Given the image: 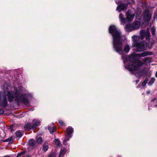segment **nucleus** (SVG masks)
Masks as SVG:
<instances>
[{"label":"nucleus","mask_w":157,"mask_h":157,"mask_svg":"<svg viewBox=\"0 0 157 157\" xmlns=\"http://www.w3.org/2000/svg\"><path fill=\"white\" fill-rule=\"evenodd\" d=\"M130 50V48L128 45L125 46L124 48V51L126 53L128 52Z\"/></svg>","instance_id":"5701e85b"},{"label":"nucleus","mask_w":157,"mask_h":157,"mask_svg":"<svg viewBox=\"0 0 157 157\" xmlns=\"http://www.w3.org/2000/svg\"><path fill=\"white\" fill-rule=\"evenodd\" d=\"M129 60L131 63H129L127 68L130 71H139L141 69V67L146 63L150 62L151 60L149 57H146L143 59L142 62L137 59L133 55L129 56Z\"/></svg>","instance_id":"f03ea898"},{"label":"nucleus","mask_w":157,"mask_h":157,"mask_svg":"<svg viewBox=\"0 0 157 157\" xmlns=\"http://www.w3.org/2000/svg\"><path fill=\"white\" fill-rule=\"evenodd\" d=\"M131 0V1H130V2H129V4L131 3V4H132V3H134L135 2V1L134 0Z\"/></svg>","instance_id":"2f4dec72"},{"label":"nucleus","mask_w":157,"mask_h":157,"mask_svg":"<svg viewBox=\"0 0 157 157\" xmlns=\"http://www.w3.org/2000/svg\"><path fill=\"white\" fill-rule=\"evenodd\" d=\"M151 33L152 35L153 36L155 35V29L154 28V27H153L151 28Z\"/></svg>","instance_id":"a878e982"},{"label":"nucleus","mask_w":157,"mask_h":157,"mask_svg":"<svg viewBox=\"0 0 157 157\" xmlns=\"http://www.w3.org/2000/svg\"><path fill=\"white\" fill-rule=\"evenodd\" d=\"M155 81V79L154 78H151L150 81L148 82V84L149 85H151Z\"/></svg>","instance_id":"393cba45"},{"label":"nucleus","mask_w":157,"mask_h":157,"mask_svg":"<svg viewBox=\"0 0 157 157\" xmlns=\"http://www.w3.org/2000/svg\"><path fill=\"white\" fill-rule=\"evenodd\" d=\"M146 46V42L144 41H143L141 42L135 43L133 45V47L137 48L139 51H142L144 50Z\"/></svg>","instance_id":"0eeeda50"},{"label":"nucleus","mask_w":157,"mask_h":157,"mask_svg":"<svg viewBox=\"0 0 157 157\" xmlns=\"http://www.w3.org/2000/svg\"><path fill=\"white\" fill-rule=\"evenodd\" d=\"M55 144L57 146H59L60 144V142L59 140L58 139H55Z\"/></svg>","instance_id":"c756f323"},{"label":"nucleus","mask_w":157,"mask_h":157,"mask_svg":"<svg viewBox=\"0 0 157 157\" xmlns=\"http://www.w3.org/2000/svg\"><path fill=\"white\" fill-rule=\"evenodd\" d=\"M35 141L33 140H31L29 141V145L30 146H33L35 144Z\"/></svg>","instance_id":"4be33fe9"},{"label":"nucleus","mask_w":157,"mask_h":157,"mask_svg":"<svg viewBox=\"0 0 157 157\" xmlns=\"http://www.w3.org/2000/svg\"><path fill=\"white\" fill-rule=\"evenodd\" d=\"M15 134L17 137H20L23 135V132L20 131H18L16 132Z\"/></svg>","instance_id":"aec40b11"},{"label":"nucleus","mask_w":157,"mask_h":157,"mask_svg":"<svg viewBox=\"0 0 157 157\" xmlns=\"http://www.w3.org/2000/svg\"><path fill=\"white\" fill-rule=\"evenodd\" d=\"M155 77L156 78H157V71L156 72L155 75Z\"/></svg>","instance_id":"72a5a7b5"},{"label":"nucleus","mask_w":157,"mask_h":157,"mask_svg":"<svg viewBox=\"0 0 157 157\" xmlns=\"http://www.w3.org/2000/svg\"><path fill=\"white\" fill-rule=\"evenodd\" d=\"M126 16L125 21L131 22L133 20L135 14L132 13L131 10H128L126 13Z\"/></svg>","instance_id":"6e6552de"},{"label":"nucleus","mask_w":157,"mask_h":157,"mask_svg":"<svg viewBox=\"0 0 157 157\" xmlns=\"http://www.w3.org/2000/svg\"><path fill=\"white\" fill-rule=\"evenodd\" d=\"M156 99V98H154L153 99H152L151 100V101H154Z\"/></svg>","instance_id":"473e14b6"},{"label":"nucleus","mask_w":157,"mask_h":157,"mask_svg":"<svg viewBox=\"0 0 157 157\" xmlns=\"http://www.w3.org/2000/svg\"><path fill=\"white\" fill-rule=\"evenodd\" d=\"M132 25L130 24H127L125 25V29L126 31L130 32L133 30Z\"/></svg>","instance_id":"4468645a"},{"label":"nucleus","mask_w":157,"mask_h":157,"mask_svg":"<svg viewBox=\"0 0 157 157\" xmlns=\"http://www.w3.org/2000/svg\"><path fill=\"white\" fill-rule=\"evenodd\" d=\"M119 18L122 22L125 23V19L124 17V15L122 13L120 14Z\"/></svg>","instance_id":"6ab92c4d"},{"label":"nucleus","mask_w":157,"mask_h":157,"mask_svg":"<svg viewBox=\"0 0 157 157\" xmlns=\"http://www.w3.org/2000/svg\"><path fill=\"white\" fill-rule=\"evenodd\" d=\"M25 151H23L19 153L17 155V157H19L23 155H25Z\"/></svg>","instance_id":"c85d7f7f"},{"label":"nucleus","mask_w":157,"mask_h":157,"mask_svg":"<svg viewBox=\"0 0 157 157\" xmlns=\"http://www.w3.org/2000/svg\"><path fill=\"white\" fill-rule=\"evenodd\" d=\"M140 23L139 21H135L132 25L133 30H135L138 29L140 26Z\"/></svg>","instance_id":"ddd939ff"},{"label":"nucleus","mask_w":157,"mask_h":157,"mask_svg":"<svg viewBox=\"0 0 157 157\" xmlns=\"http://www.w3.org/2000/svg\"><path fill=\"white\" fill-rule=\"evenodd\" d=\"M66 150L65 148H62L59 152V157H63L65 154Z\"/></svg>","instance_id":"2eb2a0df"},{"label":"nucleus","mask_w":157,"mask_h":157,"mask_svg":"<svg viewBox=\"0 0 157 157\" xmlns=\"http://www.w3.org/2000/svg\"><path fill=\"white\" fill-rule=\"evenodd\" d=\"M151 14L149 13L148 10H145L144 14V19L146 22H149L151 17Z\"/></svg>","instance_id":"9d476101"},{"label":"nucleus","mask_w":157,"mask_h":157,"mask_svg":"<svg viewBox=\"0 0 157 157\" xmlns=\"http://www.w3.org/2000/svg\"><path fill=\"white\" fill-rule=\"evenodd\" d=\"M140 13H141V11H140V13H139V14H140Z\"/></svg>","instance_id":"c9c22d12"},{"label":"nucleus","mask_w":157,"mask_h":157,"mask_svg":"<svg viewBox=\"0 0 157 157\" xmlns=\"http://www.w3.org/2000/svg\"><path fill=\"white\" fill-rule=\"evenodd\" d=\"M7 92H11V91H5L4 94L2 96L0 95V105L2 107H6L7 104V101L6 96L8 97L6 93Z\"/></svg>","instance_id":"39448f33"},{"label":"nucleus","mask_w":157,"mask_h":157,"mask_svg":"<svg viewBox=\"0 0 157 157\" xmlns=\"http://www.w3.org/2000/svg\"><path fill=\"white\" fill-rule=\"evenodd\" d=\"M42 150L44 152L46 151L48 148V146L47 144L45 143L43 145Z\"/></svg>","instance_id":"a211bd4d"},{"label":"nucleus","mask_w":157,"mask_h":157,"mask_svg":"<svg viewBox=\"0 0 157 157\" xmlns=\"http://www.w3.org/2000/svg\"><path fill=\"white\" fill-rule=\"evenodd\" d=\"M48 129L50 131V133L52 134L56 131V128L55 126H53L52 128L50 127H49Z\"/></svg>","instance_id":"f3484780"},{"label":"nucleus","mask_w":157,"mask_h":157,"mask_svg":"<svg viewBox=\"0 0 157 157\" xmlns=\"http://www.w3.org/2000/svg\"><path fill=\"white\" fill-rule=\"evenodd\" d=\"M148 80V78H147L142 82V86H145L146 85V84L147 83Z\"/></svg>","instance_id":"bb28decb"},{"label":"nucleus","mask_w":157,"mask_h":157,"mask_svg":"<svg viewBox=\"0 0 157 157\" xmlns=\"http://www.w3.org/2000/svg\"><path fill=\"white\" fill-rule=\"evenodd\" d=\"M128 6L127 3L121 4L120 5L118 6L117 8V10L120 12L122 10H126Z\"/></svg>","instance_id":"9b49d317"},{"label":"nucleus","mask_w":157,"mask_h":157,"mask_svg":"<svg viewBox=\"0 0 157 157\" xmlns=\"http://www.w3.org/2000/svg\"><path fill=\"white\" fill-rule=\"evenodd\" d=\"M59 124L61 126H63L65 124L63 121L62 120H59L58 121Z\"/></svg>","instance_id":"cd10ccee"},{"label":"nucleus","mask_w":157,"mask_h":157,"mask_svg":"<svg viewBox=\"0 0 157 157\" xmlns=\"http://www.w3.org/2000/svg\"><path fill=\"white\" fill-rule=\"evenodd\" d=\"M140 35L141 36V40L144 39L145 37L146 39L149 40L150 36V33L149 32L148 29H147L146 31L144 30H143L140 31Z\"/></svg>","instance_id":"1a4fd4ad"},{"label":"nucleus","mask_w":157,"mask_h":157,"mask_svg":"<svg viewBox=\"0 0 157 157\" xmlns=\"http://www.w3.org/2000/svg\"><path fill=\"white\" fill-rule=\"evenodd\" d=\"M141 38L138 36H133L132 37V41L135 43H138L137 42L139 41Z\"/></svg>","instance_id":"dca6fc26"},{"label":"nucleus","mask_w":157,"mask_h":157,"mask_svg":"<svg viewBox=\"0 0 157 157\" xmlns=\"http://www.w3.org/2000/svg\"><path fill=\"white\" fill-rule=\"evenodd\" d=\"M57 154L55 152H52L49 154L48 157H56Z\"/></svg>","instance_id":"b1692460"},{"label":"nucleus","mask_w":157,"mask_h":157,"mask_svg":"<svg viewBox=\"0 0 157 157\" xmlns=\"http://www.w3.org/2000/svg\"><path fill=\"white\" fill-rule=\"evenodd\" d=\"M26 157H31V156L28 155V156H27Z\"/></svg>","instance_id":"f704fd0d"},{"label":"nucleus","mask_w":157,"mask_h":157,"mask_svg":"<svg viewBox=\"0 0 157 157\" xmlns=\"http://www.w3.org/2000/svg\"><path fill=\"white\" fill-rule=\"evenodd\" d=\"M117 157H121L120 156H118Z\"/></svg>","instance_id":"e433bc0d"},{"label":"nucleus","mask_w":157,"mask_h":157,"mask_svg":"<svg viewBox=\"0 0 157 157\" xmlns=\"http://www.w3.org/2000/svg\"><path fill=\"white\" fill-rule=\"evenodd\" d=\"M73 132V128L71 126L68 127L66 129V134L65 135V138L63 141V144L66 145L65 143L69 140L71 137V135Z\"/></svg>","instance_id":"423d86ee"},{"label":"nucleus","mask_w":157,"mask_h":157,"mask_svg":"<svg viewBox=\"0 0 157 157\" xmlns=\"http://www.w3.org/2000/svg\"><path fill=\"white\" fill-rule=\"evenodd\" d=\"M40 124V122L39 121L34 120L33 121L32 124L29 122L25 124L24 127L26 130L29 131L31 129H35Z\"/></svg>","instance_id":"20e7f679"},{"label":"nucleus","mask_w":157,"mask_h":157,"mask_svg":"<svg viewBox=\"0 0 157 157\" xmlns=\"http://www.w3.org/2000/svg\"><path fill=\"white\" fill-rule=\"evenodd\" d=\"M152 52L149 51H145L143 52L141 54H139L138 56L139 57H143L151 55H153Z\"/></svg>","instance_id":"f8f14e48"},{"label":"nucleus","mask_w":157,"mask_h":157,"mask_svg":"<svg viewBox=\"0 0 157 157\" xmlns=\"http://www.w3.org/2000/svg\"><path fill=\"white\" fill-rule=\"evenodd\" d=\"M109 33L113 37V45L114 50L117 52H122L123 49L121 32L114 25H111L109 29Z\"/></svg>","instance_id":"f257e3e1"},{"label":"nucleus","mask_w":157,"mask_h":157,"mask_svg":"<svg viewBox=\"0 0 157 157\" xmlns=\"http://www.w3.org/2000/svg\"><path fill=\"white\" fill-rule=\"evenodd\" d=\"M6 94L8 97V100L9 102L15 100L18 102L21 101L25 105L29 104L28 99L25 98L21 94L14 91L7 92Z\"/></svg>","instance_id":"7ed1b4c3"},{"label":"nucleus","mask_w":157,"mask_h":157,"mask_svg":"<svg viewBox=\"0 0 157 157\" xmlns=\"http://www.w3.org/2000/svg\"><path fill=\"white\" fill-rule=\"evenodd\" d=\"M36 140L37 142L39 144H41L43 142L42 137L40 136H37L36 137Z\"/></svg>","instance_id":"412c9836"},{"label":"nucleus","mask_w":157,"mask_h":157,"mask_svg":"<svg viewBox=\"0 0 157 157\" xmlns=\"http://www.w3.org/2000/svg\"><path fill=\"white\" fill-rule=\"evenodd\" d=\"M4 111L2 109H0V115L4 113Z\"/></svg>","instance_id":"7c9ffc66"}]
</instances>
